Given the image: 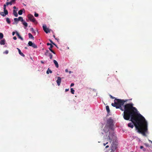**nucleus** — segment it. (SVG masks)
Returning a JSON list of instances; mask_svg holds the SVG:
<instances>
[{"label": "nucleus", "mask_w": 152, "mask_h": 152, "mask_svg": "<svg viewBox=\"0 0 152 152\" xmlns=\"http://www.w3.org/2000/svg\"><path fill=\"white\" fill-rule=\"evenodd\" d=\"M113 120L111 117L107 120V124L100 134L101 136L104 135V137L108 138L110 140L115 138V135L113 128Z\"/></svg>", "instance_id": "1"}, {"label": "nucleus", "mask_w": 152, "mask_h": 152, "mask_svg": "<svg viewBox=\"0 0 152 152\" xmlns=\"http://www.w3.org/2000/svg\"><path fill=\"white\" fill-rule=\"evenodd\" d=\"M133 105L134 104L132 103H130L124 105L125 110L124 112L123 115L125 114L126 115L134 113L137 115V120L140 119L141 118H142V119H145V118L139 113L137 108L134 107Z\"/></svg>", "instance_id": "2"}, {"label": "nucleus", "mask_w": 152, "mask_h": 152, "mask_svg": "<svg viewBox=\"0 0 152 152\" xmlns=\"http://www.w3.org/2000/svg\"><path fill=\"white\" fill-rule=\"evenodd\" d=\"M138 120L140 122V126L139 127L136 126V130L140 134H142L144 136H146V135L145 133L147 132L148 130L147 121L145 118V119H143L142 118Z\"/></svg>", "instance_id": "3"}, {"label": "nucleus", "mask_w": 152, "mask_h": 152, "mask_svg": "<svg viewBox=\"0 0 152 152\" xmlns=\"http://www.w3.org/2000/svg\"><path fill=\"white\" fill-rule=\"evenodd\" d=\"M103 138L104 140H107V141L111 142L113 141V142L111 146V149L116 150L118 147V142L116 141V137L115 136V137L114 139H113L111 140H110L108 138H105L104 137V135L103 136Z\"/></svg>", "instance_id": "4"}, {"label": "nucleus", "mask_w": 152, "mask_h": 152, "mask_svg": "<svg viewBox=\"0 0 152 152\" xmlns=\"http://www.w3.org/2000/svg\"><path fill=\"white\" fill-rule=\"evenodd\" d=\"M134 115L136 114L134 113L126 115L125 114L123 115V118L125 120L131 121L132 123H134L136 121L134 117Z\"/></svg>", "instance_id": "5"}, {"label": "nucleus", "mask_w": 152, "mask_h": 152, "mask_svg": "<svg viewBox=\"0 0 152 152\" xmlns=\"http://www.w3.org/2000/svg\"><path fill=\"white\" fill-rule=\"evenodd\" d=\"M117 100L116 106L115 107L116 109H119L121 107V106H123L124 103L127 101V100H124L121 99H116Z\"/></svg>", "instance_id": "6"}, {"label": "nucleus", "mask_w": 152, "mask_h": 152, "mask_svg": "<svg viewBox=\"0 0 152 152\" xmlns=\"http://www.w3.org/2000/svg\"><path fill=\"white\" fill-rule=\"evenodd\" d=\"M27 45L28 46H31L34 48H37V46L31 41H29Z\"/></svg>", "instance_id": "7"}, {"label": "nucleus", "mask_w": 152, "mask_h": 152, "mask_svg": "<svg viewBox=\"0 0 152 152\" xmlns=\"http://www.w3.org/2000/svg\"><path fill=\"white\" fill-rule=\"evenodd\" d=\"M28 18L31 21L34 23H35L36 22V20L33 15L29 14L28 15Z\"/></svg>", "instance_id": "8"}, {"label": "nucleus", "mask_w": 152, "mask_h": 152, "mask_svg": "<svg viewBox=\"0 0 152 152\" xmlns=\"http://www.w3.org/2000/svg\"><path fill=\"white\" fill-rule=\"evenodd\" d=\"M61 78L60 77H57V79L56 81L57 83L58 86H59L60 85V83H61Z\"/></svg>", "instance_id": "9"}, {"label": "nucleus", "mask_w": 152, "mask_h": 152, "mask_svg": "<svg viewBox=\"0 0 152 152\" xmlns=\"http://www.w3.org/2000/svg\"><path fill=\"white\" fill-rule=\"evenodd\" d=\"M8 14V12L4 11V12H0V15L3 17H5L6 15Z\"/></svg>", "instance_id": "10"}, {"label": "nucleus", "mask_w": 152, "mask_h": 152, "mask_svg": "<svg viewBox=\"0 0 152 152\" xmlns=\"http://www.w3.org/2000/svg\"><path fill=\"white\" fill-rule=\"evenodd\" d=\"M15 0H11L10 2H7L6 3V5L8 6L9 4L12 5V3H15Z\"/></svg>", "instance_id": "11"}, {"label": "nucleus", "mask_w": 152, "mask_h": 152, "mask_svg": "<svg viewBox=\"0 0 152 152\" xmlns=\"http://www.w3.org/2000/svg\"><path fill=\"white\" fill-rule=\"evenodd\" d=\"M128 126L129 127L133 128L134 127V124L133 123H129L128 124Z\"/></svg>", "instance_id": "12"}, {"label": "nucleus", "mask_w": 152, "mask_h": 152, "mask_svg": "<svg viewBox=\"0 0 152 152\" xmlns=\"http://www.w3.org/2000/svg\"><path fill=\"white\" fill-rule=\"evenodd\" d=\"M53 62L54 64L55 65L56 67L57 68H58L59 67V65H58V62H57V61L55 60H53Z\"/></svg>", "instance_id": "13"}, {"label": "nucleus", "mask_w": 152, "mask_h": 152, "mask_svg": "<svg viewBox=\"0 0 152 152\" xmlns=\"http://www.w3.org/2000/svg\"><path fill=\"white\" fill-rule=\"evenodd\" d=\"M25 11V10L24 9H23L21 10H19L18 12V14L20 15H21L23 14V12Z\"/></svg>", "instance_id": "14"}, {"label": "nucleus", "mask_w": 152, "mask_h": 152, "mask_svg": "<svg viewBox=\"0 0 152 152\" xmlns=\"http://www.w3.org/2000/svg\"><path fill=\"white\" fill-rule=\"evenodd\" d=\"M5 40L4 39L1 40L0 41V44L1 45H5Z\"/></svg>", "instance_id": "15"}, {"label": "nucleus", "mask_w": 152, "mask_h": 152, "mask_svg": "<svg viewBox=\"0 0 152 152\" xmlns=\"http://www.w3.org/2000/svg\"><path fill=\"white\" fill-rule=\"evenodd\" d=\"M18 50L19 54L23 57H24L25 55L21 52L20 50L18 48H17Z\"/></svg>", "instance_id": "16"}, {"label": "nucleus", "mask_w": 152, "mask_h": 152, "mask_svg": "<svg viewBox=\"0 0 152 152\" xmlns=\"http://www.w3.org/2000/svg\"><path fill=\"white\" fill-rule=\"evenodd\" d=\"M16 34L18 36V38L20 39H21L22 40H23V38L18 33V32L16 31Z\"/></svg>", "instance_id": "17"}, {"label": "nucleus", "mask_w": 152, "mask_h": 152, "mask_svg": "<svg viewBox=\"0 0 152 152\" xmlns=\"http://www.w3.org/2000/svg\"><path fill=\"white\" fill-rule=\"evenodd\" d=\"M24 26V28L25 29L28 26V23H26V22H25V21H24L22 22Z\"/></svg>", "instance_id": "18"}, {"label": "nucleus", "mask_w": 152, "mask_h": 152, "mask_svg": "<svg viewBox=\"0 0 152 152\" xmlns=\"http://www.w3.org/2000/svg\"><path fill=\"white\" fill-rule=\"evenodd\" d=\"M28 37L30 39H32L34 40V37L32 35V34L30 33H29L28 34Z\"/></svg>", "instance_id": "19"}, {"label": "nucleus", "mask_w": 152, "mask_h": 152, "mask_svg": "<svg viewBox=\"0 0 152 152\" xmlns=\"http://www.w3.org/2000/svg\"><path fill=\"white\" fill-rule=\"evenodd\" d=\"M13 14L15 17H17L18 16V14L16 11L15 10H13Z\"/></svg>", "instance_id": "20"}, {"label": "nucleus", "mask_w": 152, "mask_h": 152, "mask_svg": "<svg viewBox=\"0 0 152 152\" xmlns=\"http://www.w3.org/2000/svg\"><path fill=\"white\" fill-rule=\"evenodd\" d=\"M116 98H115V100H114V103H112L111 104V105L113 106L114 107H116V104L117 103H116L117 100H116Z\"/></svg>", "instance_id": "21"}, {"label": "nucleus", "mask_w": 152, "mask_h": 152, "mask_svg": "<svg viewBox=\"0 0 152 152\" xmlns=\"http://www.w3.org/2000/svg\"><path fill=\"white\" fill-rule=\"evenodd\" d=\"M52 73V71L49 68H48L47 71L46 73L48 74L49 73Z\"/></svg>", "instance_id": "22"}, {"label": "nucleus", "mask_w": 152, "mask_h": 152, "mask_svg": "<svg viewBox=\"0 0 152 152\" xmlns=\"http://www.w3.org/2000/svg\"><path fill=\"white\" fill-rule=\"evenodd\" d=\"M18 18H14V22L13 23V24H15V22L16 23V24H17L18 22Z\"/></svg>", "instance_id": "23"}, {"label": "nucleus", "mask_w": 152, "mask_h": 152, "mask_svg": "<svg viewBox=\"0 0 152 152\" xmlns=\"http://www.w3.org/2000/svg\"><path fill=\"white\" fill-rule=\"evenodd\" d=\"M140 148L142 149L143 151L145 152L146 151V149L145 148H144L143 146H140Z\"/></svg>", "instance_id": "24"}, {"label": "nucleus", "mask_w": 152, "mask_h": 152, "mask_svg": "<svg viewBox=\"0 0 152 152\" xmlns=\"http://www.w3.org/2000/svg\"><path fill=\"white\" fill-rule=\"evenodd\" d=\"M106 110L108 113L110 112V110L109 106L107 105L106 106Z\"/></svg>", "instance_id": "25"}, {"label": "nucleus", "mask_w": 152, "mask_h": 152, "mask_svg": "<svg viewBox=\"0 0 152 152\" xmlns=\"http://www.w3.org/2000/svg\"><path fill=\"white\" fill-rule=\"evenodd\" d=\"M119 109L122 111H124V112L125 110L124 105L123 106H121V107Z\"/></svg>", "instance_id": "26"}, {"label": "nucleus", "mask_w": 152, "mask_h": 152, "mask_svg": "<svg viewBox=\"0 0 152 152\" xmlns=\"http://www.w3.org/2000/svg\"><path fill=\"white\" fill-rule=\"evenodd\" d=\"M18 18V21H20L23 22L24 21L23 20V18L21 17H19Z\"/></svg>", "instance_id": "27"}, {"label": "nucleus", "mask_w": 152, "mask_h": 152, "mask_svg": "<svg viewBox=\"0 0 152 152\" xmlns=\"http://www.w3.org/2000/svg\"><path fill=\"white\" fill-rule=\"evenodd\" d=\"M6 20L7 23L8 24H10V23L11 21H10V19L9 18H6Z\"/></svg>", "instance_id": "28"}, {"label": "nucleus", "mask_w": 152, "mask_h": 152, "mask_svg": "<svg viewBox=\"0 0 152 152\" xmlns=\"http://www.w3.org/2000/svg\"><path fill=\"white\" fill-rule=\"evenodd\" d=\"M6 4H4V7H3V9H4V11H6V12H8L7 10L6 9Z\"/></svg>", "instance_id": "29"}, {"label": "nucleus", "mask_w": 152, "mask_h": 152, "mask_svg": "<svg viewBox=\"0 0 152 152\" xmlns=\"http://www.w3.org/2000/svg\"><path fill=\"white\" fill-rule=\"evenodd\" d=\"M48 56L49 57L50 59H52L53 55L51 53H49Z\"/></svg>", "instance_id": "30"}, {"label": "nucleus", "mask_w": 152, "mask_h": 152, "mask_svg": "<svg viewBox=\"0 0 152 152\" xmlns=\"http://www.w3.org/2000/svg\"><path fill=\"white\" fill-rule=\"evenodd\" d=\"M50 53V52H49V51L48 50H46V52L45 53V55L46 56H48V54Z\"/></svg>", "instance_id": "31"}, {"label": "nucleus", "mask_w": 152, "mask_h": 152, "mask_svg": "<svg viewBox=\"0 0 152 152\" xmlns=\"http://www.w3.org/2000/svg\"><path fill=\"white\" fill-rule=\"evenodd\" d=\"M44 31L46 34L50 32L49 29L48 28H47Z\"/></svg>", "instance_id": "32"}, {"label": "nucleus", "mask_w": 152, "mask_h": 152, "mask_svg": "<svg viewBox=\"0 0 152 152\" xmlns=\"http://www.w3.org/2000/svg\"><path fill=\"white\" fill-rule=\"evenodd\" d=\"M30 31H32V32L33 34H35L36 33V32L35 31H34V29L33 28H30Z\"/></svg>", "instance_id": "33"}, {"label": "nucleus", "mask_w": 152, "mask_h": 152, "mask_svg": "<svg viewBox=\"0 0 152 152\" xmlns=\"http://www.w3.org/2000/svg\"><path fill=\"white\" fill-rule=\"evenodd\" d=\"M71 90V92L72 94H74L75 92V90L73 89V88H72L70 89Z\"/></svg>", "instance_id": "34"}, {"label": "nucleus", "mask_w": 152, "mask_h": 152, "mask_svg": "<svg viewBox=\"0 0 152 152\" xmlns=\"http://www.w3.org/2000/svg\"><path fill=\"white\" fill-rule=\"evenodd\" d=\"M4 37V35L2 33H0V39H2Z\"/></svg>", "instance_id": "35"}, {"label": "nucleus", "mask_w": 152, "mask_h": 152, "mask_svg": "<svg viewBox=\"0 0 152 152\" xmlns=\"http://www.w3.org/2000/svg\"><path fill=\"white\" fill-rule=\"evenodd\" d=\"M53 46L52 45H50V47H49L48 48V49L49 50H50L52 49V48H53Z\"/></svg>", "instance_id": "36"}, {"label": "nucleus", "mask_w": 152, "mask_h": 152, "mask_svg": "<svg viewBox=\"0 0 152 152\" xmlns=\"http://www.w3.org/2000/svg\"><path fill=\"white\" fill-rule=\"evenodd\" d=\"M42 28H43V30L44 31L47 28V26L46 25H43L42 26Z\"/></svg>", "instance_id": "37"}, {"label": "nucleus", "mask_w": 152, "mask_h": 152, "mask_svg": "<svg viewBox=\"0 0 152 152\" xmlns=\"http://www.w3.org/2000/svg\"><path fill=\"white\" fill-rule=\"evenodd\" d=\"M8 53H9L8 50H6L5 51L3 52V53L4 54H8Z\"/></svg>", "instance_id": "38"}, {"label": "nucleus", "mask_w": 152, "mask_h": 152, "mask_svg": "<svg viewBox=\"0 0 152 152\" xmlns=\"http://www.w3.org/2000/svg\"><path fill=\"white\" fill-rule=\"evenodd\" d=\"M50 51L52 53H53L54 54H56V53H55V52L53 50H50Z\"/></svg>", "instance_id": "39"}, {"label": "nucleus", "mask_w": 152, "mask_h": 152, "mask_svg": "<svg viewBox=\"0 0 152 152\" xmlns=\"http://www.w3.org/2000/svg\"><path fill=\"white\" fill-rule=\"evenodd\" d=\"M34 15L35 17H37L39 16V14L35 12Z\"/></svg>", "instance_id": "40"}, {"label": "nucleus", "mask_w": 152, "mask_h": 152, "mask_svg": "<svg viewBox=\"0 0 152 152\" xmlns=\"http://www.w3.org/2000/svg\"><path fill=\"white\" fill-rule=\"evenodd\" d=\"M144 145L146 147H149V144L148 143H145L144 144Z\"/></svg>", "instance_id": "41"}, {"label": "nucleus", "mask_w": 152, "mask_h": 152, "mask_svg": "<svg viewBox=\"0 0 152 152\" xmlns=\"http://www.w3.org/2000/svg\"><path fill=\"white\" fill-rule=\"evenodd\" d=\"M111 151L110 152H117V150L111 149Z\"/></svg>", "instance_id": "42"}, {"label": "nucleus", "mask_w": 152, "mask_h": 152, "mask_svg": "<svg viewBox=\"0 0 152 152\" xmlns=\"http://www.w3.org/2000/svg\"><path fill=\"white\" fill-rule=\"evenodd\" d=\"M49 41H50V42L51 43V44L52 45H53V44L54 43V42H53V41L51 40V39H49Z\"/></svg>", "instance_id": "43"}, {"label": "nucleus", "mask_w": 152, "mask_h": 152, "mask_svg": "<svg viewBox=\"0 0 152 152\" xmlns=\"http://www.w3.org/2000/svg\"><path fill=\"white\" fill-rule=\"evenodd\" d=\"M110 98H111V99H115V97L112 96L111 95H110Z\"/></svg>", "instance_id": "44"}, {"label": "nucleus", "mask_w": 152, "mask_h": 152, "mask_svg": "<svg viewBox=\"0 0 152 152\" xmlns=\"http://www.w3.org/2000/svg\"><path fill=\"white\" fill-rule=\"evenodd\" d=\"M47 45L48 46H49V45L50 46V45H52V44H51V43H47Z\"/></svg>", "instance_id": "45"}, {"label": "nucleus", "mask_w": 152, "mask_h": 152, "mask_svg": "<svg viewBox=\"0 0 152 152\" xmlns=\"http://www.w3.org/2000/svg\"><path fill=\"white\" fill-rule=\"evenodd\" d=\"M74 85V84L73 83H72L71 84L70 86L72 87V86H73Z\"/></svg>", "instance_id": "46"}, {"label": "nucleus", "mask_w": 152, "mask_h": 152, "mask_svg": "<svg viewBox=\"0 0 152 152\" xmlns=\"http://www.w3.org/2000/svg\"><path fill=\"white\" fill-rule=\"evenodd\" d=\"M13 39L15 40L17 39V37H13Z\"/></svg>", "instance_id": "47"}, {"label": "nucleus", "mask_w": 152, "mask_h": 152, "mask_svg": "<svg viewBox=\"0 0 152 152\" xmlns=\"http://www.w3.org/2000/svg\"><path fill=\"white\" fill-rule=\"evenodd\" d=\"M15 33H16V32H15V31L13 32L12 33V35L13 36H14Z\"/></svg>", "instance_id": "48"}, {"label": "nucleus", "mask_w": 152, "mask_h": 152, "mask_svg": "<svg viewBox=\"0 0 152 152\" xmlns=\"http://www.w3.org/2000/svg\"><path fill=\"white\" fill-rule=\"evenodd\" d=\"M108 143V142H107L105 143H104L103 144V145L104 146L106 145V144H107Z\"/></svg>", "instance_id": "49"}, {"label": "nucleus", "mask_w": 152, "mask_h": 152, "mask_svg": "<svg viewBox=\"0 0 152 152\" xmlns=\"http://www.w3.org/2000/svg\"><path fill=\"white\" fill-rule=\"evenodd\" d=\"M56 40H57V41L58 42H59V39H57V38H55V39Z\"/></svg>", "instance_id": "50"}, {"label": "nucleus", "mask_w": 152, "mask_h": 152, "mask_svg": "<svg viewBox=\"0 0 152 152\" xmlns=\"http://www.w3.org/2000/svg\"><path fill=\"white\" fill-rule=\"evenodd\" d=\"M69 89H66L65 90V92H67L69 91Z\"/></svg>", "instance_id": "51"}, {"label": "nucleus", "mask_w": 152, "mask_h": 152, "mask_svg": "<svg viewBox=\"0 0 152 152\" xmlns=\"http://www.w3.org/2000/svg\"><path fill=\"white\" fill-rule=\"evenodd\" d=\"M53 45H54L57 48H58V47H57V45L55 43L53 44Z\"/></svg>", "instance_id": "52"}, {"label": "nucleus", "mask_w": 152, "mask_h": 152, "mask_svg": "<svg viewBox=\"0 0 152 152\" xmlns=\"http://www.w3.org/2000/svg\"><path fill=\"white\" fill-rule=\"evenodd\" d=\"M65 71L66 72H68V69H65Z\"/></svg>", "instance_id": "53"}, {"label": "nucleus", "mask_w": 152, "mask_h": 152, "mask_svg": "<svg viewBox=\"0 0 152 152\" xmlns=\"http://www.w3.org/2000/svg\"><path fill=\"white\" fill-rule=\"evenodd\" d=\"M41 62L42 64H44V61H41Z\"/></svg>", "instance_id": "54"}, {"label": "nucleus", "mask_w": 152, "mask_h": 152, "mask_svg": "<svg viewBox=\"0 0 152 152\" xmlns=\"http://www.w3.org/2000/svg\"><path fill=\"white\" fill-rule=\"evenodd\" d=\"M72 73V72L71 71H69V73L70 74L71 73Z\"/></svg>", "instance_id": "55"}, {"label": "nucleus", "mask_w": 152, "mask_h": 152, "mask_svg": "<svg viewBox=\"0 0 152 152\" xmlns=\"http://www.w3.org/2000/svg\"><path fill=\"white\" fill-rule=\"evenodd\" d=\"M148 141L150 142H151V143H152V141L150 140H148Z\"/></svg>", "instance_id": "56"}, {"label": "nucleus", "mask_w": 152, "mask_h": 152, "mask_svg": "<svg viewBox=\"0 0 152 152\" xmlns=\"http://www.w3.org/2000/svg\"><path fill=\"white\" fill-rule=\"evenodd\" d=\"M109 145H107L106 147H105V148H108V147H109Z\"/></svg>", "instance_id": "57"}, {"label": "nucleus", "mask_w": 152, "mask_h": 152, "mask_svg": "<svg viewBox=\"0 0 152 152\" xmlns=\"http://www.w3.org/2000/svg\"><path fill=\"white\" fill-rule=\"evenodd\" d=\"M13 8L14 9H16V7L15 6L13 7Z\"/></svg>", "instance_id": "58"}, {"label": "nucleus", "mask_w": 152, "mask_h": 152, "mask_svg": "<svg viewBox=\"0 0 152 152\" xmlns=\"http://www.w3.org/2000/svg\"><path fill=\"white\" fill-rule=\"evenodd\" d=\"M53 37H54L55 38H56V37H55V35H53Z\"/></svg>", "instance_id": "59"}, {"label": "nucleus", "mask_w": 152, "mask_h": 152, "mask_svg": "<svg viewBox=\"0 0 152 152\" xmlns=\"http://www.w3.org/2000/svg\"><path fill=\"white\" fill-rule=\"evenodd\" d=\"M25 48L26 49H27L28 48L27 47H25Z\"/></svg>", "instance_id": "60"}, {"label": "nucleus", "mask_w": 152, "mask_h": 152, "mask_svg": "<svg viewBox=\"0 0 152 152\" xmlns=\"http://www.w3.org/2000/svg\"><path fill=\"white\" fill-rule=\"evenodd\" d=\"M68 48V49H69V47H68V48Z\"/></svg>", "instance_id": "61"}, {"label": "nucleus", "mask_w": 152, "mask_h": 152, "mask_svg": "<svg viewBox=\"0 0 152 152\" xmlns=\"http://www.w3.org/2000/svg\"><path fill=\"white\" fill-rule=\"evenodd\" d=\"M9 0H7V1H8Z\"/></svg>", "instance_id": "62"}, {"label": "nucleus", "mask_w": 152, "mask_h": 152, "mask_svg": "<svg viewBox=\"0 0 152 152\" xmlns=\"http://www.w3.org/2000/svg\"><path fill=\"white\" fill-rule=\"evenodd\" d=\"M131 152H133V151H131Z\"/></svg>", "instance_id": "63"}]
</instances>
